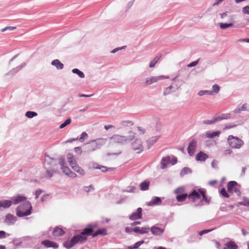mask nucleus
<instances>
[{
  "instance_id": "4be33fe9",
  "label": "nucleus",
  "mask_w": 249,
  "mask_h": 249,
  "mask_svg": "<svg viewBox=\"0 0 249 249\" xmlns=\"http://www.w3.org/2000/svg\"><path fill=\"white\" fill-rule=\"evenodd\" d=\"M150 230L153 234L155 235H160L161 234H162L164 231V229H161L158 227L153 226L152 227H151Z\"/></svg>"
},
{
  "instance_id": "39448f33",
  "label": "nucleus",
  "mask_w": 249,
  "mask_h": 249,
  "mask_svg": "<svg viewBox=\"0 0 249 249\" xmlns=\"http://www.w3.org/2000/svg\"><path fill=\"white\" fill-rule=\"evenodd\" d=\"M106 142L107 139L103 138L93 140L88 143V149L89 151H94L105 144Z\"/></svg>"
},
{
  "instance_id": "49530a36",
  "label": "nucleus",
  "mask_w": 249,
  "mask_h": 249,
  "mask_svg": "<svg viewBox=\"0 0 249 249\" xmlns=\"http://www.w3.org/2000/svg\"><path fill=\"white\" fill-rule=\"evenodd\" d=\"M137 129V133L139 135H143L145 132V129L142 127H138Z\"/></svg>"
},
{
  "instance_id": "c9c22d12",
  "label": "nucleus",
  "mask_w": 249,
  "mask_h": 249,
  "mask_svg": "<svg viewBox=\"0 0 249 249\" xmlns=\"http://www.w3.org/2000/svg\"><path fill=\"white\" fill-rule=\"evenodd\" d=\"M220 87L217 84H214L213 86V90H211L212 95L213 93H217L219 91Z\"/></svg>"
},
{
  "instance_id": "1a4fd4ad",
  "label": "nucleus",
  "mask_w": 249,
  "mask_h": 249,
  "mask_svg": "<svg viewBox=\"0 0 249 249\" xmlns=\"http://www.w3.org/2000/svg\"><path fill=\"white\" fill-rule=\"evenodd\" d=\"M96 227L97 225L95 224L88 225L87 227L85 228L79 235H81V237L86 239L87 241L88 239L87 236L91 235L94 229Z\"/></svg>"
},
{
  "instance_id": "338daca9",
  "label": "nucleus",
  "mask_w": 249,
  "mask_h": 249,
  "mask_svg": "<svg viewBox=\"0 0 249 249\" xmlns=\"http://www.w3.org/2000/svg\"><path fill=\"white\" fill-rule=\"evenodd\" d=\"M48 197V195H44L42 198H41V201H44L45 199H46Z\"/></svg>"
},
{
  "instance_id": "ddd939ff",
  "label": "nucleus",
  "mask_w": 249,
  "mask_h": 249,
  "mask_svg": "<svg viewBox=\"0 0 249 249\" xmlns=\"http://www.w3.org/2000/svg\"><path fill=\"white\" fill-rule=\"evenodd\" d=\"M197 146V141L195 139L192 140L189 143L187 151L189 155L192 156L195 152Z\"/></svg>"
},
{
  "instance_id": "a211bd4d",
  "label": "nucleus",
  "mask_w": 249,
  "mask_h": 249,
  "mask_svg": "<svg viewBox=\"0 0 249 249\" xmlns=\"http://www.w3.org/2000/svg\"><path fill=\"white\" fill-rule=\"evenodd\" d=\"M160 137V135H158L150 138L146 142L148 147H151L159 140Z\"/></svg>"
},
{
  "instance_id": "4468645a",
  "label": "nucleus",
  "mask_w": 249,
  "mask_h": 249,
  "mask_svg": "<svg viewBox=\"0 0 249 249\" xmlns=\"http://www.w3.org/2000/svg\"><path fill=\"white\" fill-rule=\"evenodd\" d=\"M142 217V209L139 208L137 209L136 212L133 213L129 215V218L131 220H135L140 219Z\"/></svg>"
},
{
  "instance_id": "f03ea898",
  "label": "nucleus",
  "mask_w": 249,
  "mask_h": 249,
  "mask_svg": "<svg viewBox=\"0 0 249 249\" xmlns=\"http://www.w3.org/2000/svg\"><path fill=\"white\" fill-rule=\"evenodd\" d=\"M68 161L71 168L81 175H84L85 172L77 163L76 160L72 154L69 153L67 156Z\"/></svg>"
},
{
  "instance_id": "f8f14e48",
  "label": "nucleus",
  "mask_w": 249,
  "mask_h": 249,
  "mask_svg": "<svg viewBox=\"0 0 249 249\" xmlns=\"http://www.w3.org/2000/svg\"><path fill=\"white\" fill-rule=\"evenodd\" d=\"M132 148L136 153H140L143 151V146L142 144V142L139 140H136L132 143Z\"/></svg>"
},
{
  "instance_id": "680f3d73",
  "label": "nucleus",
  "mask_w": 249,
  "mask_h": 249,
  "mask_svg": "<svg viewBox=\"0 0 249 249\" xmlns=\"http://www.w3.org/2000/svg\"><path fill=\"white\" fill-rule=\"evenodd\" d=\"M114 126L112 125H111V124H109V125H106L104 126V128L106 129V130H108L110 128H114Z\"/></svg>"
},
{
  "instance_id": "f257e3e1",
  "label": "nucleus",
  "mask_w": 249,
  "mask_h": 249,
  "mask_svg": "<svg viewBox=\"0 0 249 249\" xmlns=\"http://www.w3.org/2000/svg\"><path fill=\"white\" fill-rule=\"evenodd\" d=\"M202 196V201H205L209 203L210 199L206 196V192L203 189H199L198 190H194L188 195V198L190 201L194 202L196 200L199 199Z\"/></svg>"
},
{
  "instance_id": "2eb2a0df",
  "label": "nucleus",
  "mask_w": 249,
  "mask_h": 249,
  "mask_svg": "<svg viewBox=\"0 0 249 249\" xmlns=\"http://www.w3.org/2000/svg\"><path fill=\"white\" fill-rule=\"evenodd\" d=\"M61 168L63 172L67 176L72 178H75L77 177L76 174L71 171L68 166L62 165Z\"/></svg>"
},
{
  "instance_id": "a18cd8bd",
  "label": "nucleus",
  "mask_w": 249,
  "mask_h": 249,
  "mask_svg": "<svg viewBox=\"0 0 249 249\" xmlns=\"http://www.w3.org/2000/svg\"><path fill=\"white\" fill-rule=\"evenodd\" d=\"M242 13L245 15H249V5H247L242 8Z\"/></svg>"
},
{
  "instance_id": "b1692460",
  "label": "nucleus",
  "mask_w": 249,
  "mask_h": 249,
  "mask_svg": "<svg viewBox=\"0 0 249 249\" xmlns=\"http://www.w3.org/2000/svg\"><path fill=\"white\" fill-rule=\"evenodd\" d=\"M174 194L176 195V196L181 195L183 194H187L186 193L185 188L183 186H180L174 190Z\"/></svg>"
},
{
  "instance_id": "c03bdc74",
  "label": "nucleus",
  "mask_w": 249,
  "mask_h": 249,
  "mask_svg": "<svg viewBox=\"0 0 249 249\" xmlns=\"http://www.w3.org/2000/svg\"><path fill=\"white\" fill-rule=\"evenodd\" d=\"M216 122V121L215 119V117H214L212 120H205L204 122V123L207 124H214Z\"/></svg>"
},
{
  "instance_id": "79ce46f5",
  "label": "nucleus",
  "mask_w": 249,
  "mask_h": 249,
  "mask_svg": "<svg viewBox=\"0 0 249 249\" xmlns=\"http://www.w3.org/2000/svg\"><path fill=\"white\" fill-rule=\"evenodd\" d=\"M88 138V134L86 132H83L82 134L81 135V136L79 138V140L81 142H83L84 141L85 139H87Z\"/></svg>"
},
{
  "instance_id": "052dcab7",
  "label": "nucleus",
  "mask_w": 249,
  "mask_h": 249,
  "mask_svg": "<svg viewBox=\"0 0 249 249\" xmlns=\"http://www.w3.org/2000/svg\"><path fill=\"white\" fill-rule=\"evenodd\" d=\"M125 231L126 233H130L133 231V229H131L129 227H126L125 229Z\"/></svg>"
},
{
  "instance_id": "6ab92c4d",
  "label": "nucleus",
  "mask_w": 249,
  "mask_h": 249,
  "mask_svg": "<svg viewBox=\"0 0 249 249\" xmlns=\"http://www.w3.org/2000/svg\"><path fill=\"white\" fill-rule=\"evenodd\" d=\"M149 228L148 227H137L133 229V231L135 233L144 234L147 233L149 231Z\"/></svg>"
},
{
  "instance_id": "0e129e2a",
  "label": "nucleus",
  "mask_w": 249,
  "mask_h": 249,
  "mask_svg": "<svg viewBox=\"0 0 249 249\" xmlns=\"http://www.w3.org/2000/svg\"><path fill=\"white\" fill-rule=\"evenodd\" d=\"M238 42H249V38H244V39H239L238 40Z\"/></svg>"
},
{
  "instance_id": "e433bc0d",
  "label": "nucleus",
  "mask_w": 249,
  "mask_h": 249,
  "mask_svg": "<svg viewBox=\"0 0 249 249\" xmlns=\"http://www.w3.org/2000/svg\"><path fill=\"white\" fill-rule=\"evenodd\" d=\"M37 114L36 112L29 111H27L25 114L26 116L29 118H32L35 116H37Z\"/></svg>"
},
{
  "instance_id": "37998d69",
  "label": "nucleus",
  "mask_w": 249,
  "mask_h": 249,
  "mask_svg": "<svg viewBox=\"0 0 249 249\" xmlns=\"http://www.w3.org/2000/svg\"><path fill=\"white\" fill-rule=\"evenodd\" d=\"M220 194L225 197L229 198L230 196L226 192L225 188H222L220 191Z\"/></svg>"
},
{
  "instance_id": "dca6fc26",
  "label": "nucleus",
  "mask_w": 249,
  "mask_h": 249,
  "mask_svg": "<svg viewBox=\"0 0 249 249\" xmlns=\"http://www.w3.org/2000/svg\"><path fill=\"white\" fill-rule=\"evenodd\" d=\"M26 200V197L22 195H18L12 198L13 204H18Z\"/></svg>"
},
{
  "instance_id": "2f4dec72",
  "label": "nucleus",
  "mask_w": 249,
  "mask_h": 249,
  "mask_svg": "<svg viewBox=\"0 0 249 249\" xmlns=\"http://www.w3.org/2000/svg\"><path fill=\"white\" fill-rule=\"evenodd\" d=\"M144 243V241L142 240L139 242H136L133 246H129L127 247V249H137L138 247Z\"/></svg>"
},
{
  "instance_id": "4d7b16f0",
  "label": "nucleus",
  "mask_w": 249,
  "mask_h": 249,
  "mask_svg": "<svg viewBox=\"0 0 249 249\" xmlns=\"http://www.w3.org/2000/svg\"><path fill=\"white\" fill-rule=\"evenodd\" d=\"M6 233L4 231H0V239L4 238L5 237Z\"/></svg>"
},
{
  "instance_id": "7ed1b4c3",
  "label": "nucleus",
  "mask_w": 249,
  "mask_h": 249,
  "mask_svg": "<svg viewBox=\"0 0 249 249\" xmlns=\"http://www.w3.org/2000/svg\"><path fill=\"white\" fill-rule=\"evenodd\" d=\"M86 241V239L81 237V235L78 234L73 236L70 240L64 243L63 246L66 249H69L74 246L77 244H82Z\"/></svg>"
},
{
  "instance_id": "864d4df0",
  "label": "nucleus",
  "mask_w": 249,
  "mask_h": 249,
  "mask_svg": "<svg viewBox=\"0 0 249 249\" xmlns=\"http://www.w3.org/2000/svg\"><path fill=\"white\" fill-rule=\"evenodd\" d=\"M42 193V191L40 189H38L36 190L35 192V195H36V199H37L38 197V196Z\"/></svg>"
},
{
  "instance_id": "5701e85b",
  "label": "nucleus",
  "mask_w": 249,
  "mask_h": 249,
  "mask_svg": "<svg viewBox=\"0 0 249 249\" xmlns=\"http://www.w3.org/2000/svg\"><path fill=\"white\" fill-rule=\"evenodd\" d=\"M220 134V131H216L213 132L208 131L206 132L205 136L207 138L213 139L216 137H219Z\"/></svg>"
},
{
  "instance_id": "473e14b6",
  "label": "nucleus",
  "mask_w": 249,
  "mask_h": 249,
  "mask_svg": "<svg viewBox=\"0 0 249 249\" xmlns=\"http://www.w3.org/2000/svg\"><path fill=\"white\" fill-rule=\"evenodd\" d=\"M160 57L159 56L155 57L150 63L149 67L150 68H153L155 67L156 64L157 63V62L160 60Z\"/></svg>"
},
{
  "instance_id": "3c124183",
  "label": "nucleus",
  "mask_w": 249,
  "mask_h": 249,
  "mask_svg": "<svg viewBox=\"0 0 249 249\" xmlns=\"http://www.w3.org/2000/svg\"><path fill=\"white\" fill-rule=\"evenodd\" d=\"M232 153V150L230 148H227L223 151L224 155H228L231 154Z\"/></svg>"
},
{
  "instance_id": "603ef678",
  "label": "nucleus",
  "mask_w": 249,
  "mask_h": 249,
  "mask_svg": "<svg viewBox=\"0 0 249 249\" xmlns=\"http://www.w3.org/2000/svg\"><path fill=\"white\" fill-rule=\"evenodd\" d=\"M236 126V124H226L224 127V130H226L228 129H231L233 128Z\"/></svg>"
},
{
  "instance_id": "a19ab883",
  "label": "nucleus",
  "mask_w": 249,
  "mask_h": 249,
  "mask_svg": "<svg viewBox=\"0 0 249 249\" xmlns=\"http://www.w3.org/2000/svg\"><path fill=\"white\" fill-rule=\"evenodd\" d=\"M173 89V87L172 85H171L169 87L165 88L164 89V94L167 95V94H169L170 93H171L172 92V89Z\"/></svg>"
},
{
  "instance_id": "cd10ccee",
  "label": "nucleus",
  "mask_w": 249,
  "mask_h": 249,
  "mask_svg": "<svg viewBox=\"0 0 249 249\" xmlns=\"http://www.w3.org/2000/svg\"><path fill=\"white\" fill-rule=\"evenodd\" d=\"M230 118L229 114H222L217 116L215 117L216 122L222 120L228 119Z\"/></svg>"
},
{
  "instance_id": "58836bf2",
  "label": "nucleus",
  "mask_w": 249,
  "mask_h": 249,
  "mask_svg": "<svg viewBox=\"0 0 249 249\" xmlns=\"http://www.w3.org/2000/svg\"><path fill=\"white\" fill-rule=\"evenodd\" d=\"M98 235H106L107 234V231L106 229L103 228L99 229L97 231Z\"/></svg>"
},
{
  "instance_id": "bf43d9fd",
  "label": "nucleus",
  "mask_w": 249,
  "mask_h": 249,
  "mask_svg": "<svg viewBox=\"0 0 249 249\" xmlns=\"http://www.w3.org/2000/svg\"><path fill=\"white\" fill-rule=\"evenodd\" d=\"M75 152L78 154H81L82 153L81 148L79 147H76L74 148Z\"/></svg>"
},
{
  "instance_id": "6e6d98bb",
  "label": "nucleus",
  "mask_w": 249,
  "mask_h": 249,
  "mask_svg": "<svg viewBox=\"0 0 249 249\" xmlns=\"http://www.w3.org/2000/svg\"><path fill=\"white\" fill-rule=\"evenodd\" d=\"M99 169L101 170L102 172H106L108 170H110L112 169L111 168H108V169H107L106 167L105 166H101L98 168Z\"/></svg>"
},
{
  "instance_id": "09e8293b",
  "label": "nucleus",
  "mask_w": 249,
  "mask_h": 249,
  "mask_svg": "<svg viewBox=\"0 0 249 249\" xmlns=\"http://www.w3.org/2000/svg\"><path fill=\"white\" fill-rule=\"evenodd\" d=\"M16 28V27L7 26V27L2 29L1 31L2 32H4L7 30L12 31V30L15 29Z\"/></svg>"
},
{
  "instance_id": "20e7f679",
  "label": "nucleus",
  "mask_w": 249,
  "mask_h": 249,
  "mask_svg": "<svg viewBox=\"0 0 249 249\" xmlns=\"http://www.w3.org/2000/svg\"><path fill=\"white\" fill-rule=\"evenodd\" d=\"M227 142L230 146L234 149H239L244 144L241 139L231 135L228 136Z\"/></svg>"
},
{
  "instance_id": "13d9d810",
  "label": "nucleus",
  "mask_w": 249,
  "mask_h": 249,
  "mask_svg": "<svg viewBox=\"0 0 249 249\" xmlns=\"http://www.w3.org/2000/svg\"><path fill=\"white\" fill-rule=\"evenodd\" d=\"M241 204L246 206H249V200H244V201L241 203Z\"/></svg>"
},
{
  "instance_id": "6e6552de",
  "label": "nucleus",
  "mask_w": 249,
  "mask_h": 249,
  "mask_svg": "<svg viewBox=\"0 0 249 249\" xmlns=\"http://www.w3.org/2000/svg\"><path fill=\"white\" fill-rule=\"evenodd\" d=\"M24 205L27 208V210L26 211H24L21 209V207L19 206L17 213V215L18 216H25L29 215L31 213V210L32 208L31 204L29 201H27L24 204Z\"/></svg>"
},
{
  "instance_id": "bb28decb",
  "label": "nucleus",
  "mask_w": 249,
  "mask_h": 249,
  "mask_svg": "<svg viewBox=\"0 0 249 249\" xmlns=\"http://www.w3.org/2000/svg\"><path fill=\"white\" fill-rule=\"evenodd\" d=\"M52 64L56 67L57 69H62L63 68V64L58 59H55L52 62Z\"/></svg>"
},
{
  "instance_id": "aec40b11",
  "label": "nucleus",
  "mask_w": 249,
  "mask_h": 249,
  "mask_svg": "<svg viewBox=\"0 0 249 249\" xmlns=\"http://www.w3.org/2000/svg\"><path fill=\"white\" fill-rule=\"evenodd\" d=\"M161 203V199L159 197H154L151 201L146 203V205L148 206H153L158 205Z\"/></svg>"
},
{
  "instance_id": "c756f323",
  "label": "nucleus",
  "mask_w": 249,
  "mask_h": 249,
  "mask_svg": "<svg viewBox=\"0 0 249 249\" xmlns=\"http://www.w3.org/2000/svg\"><path fill=\"white\" fill-rule=\"evenodd\" d=\"M226 246L228 249H237L238 248V246L233 241L227 243Z\"/></svg>"
},
{
  "instance_id": "72a5a7b5",
  "label": "nucleus",
  "mask_w": 249,
  "mask_h": 249,
  "mask_svg": "<svg viewBox=\"0 0 249 249\" xmlns=\"http://www.w3.org/2000/svg\"><path fill=\"white\" fill-rule=\"evenodd\" d=\"M72 71L74 73L77 74L79 75V76L81 78H84L85 77L84 73L82 71H79L77 69H73L72 70Z\"/></svg>"
},
{
  "instance_id": "e2e57ef3",
  "label": "nucleus",
  "mask_w": 249,
  "mask_h": 249,
  "mask_svg": "<svg viewBox=\"0 0 249 249\" xmlns=\"http://www.w3.org/2000/svg\"><path fill=\"white\" fill-rule=\"evenodd\" d=\"M217 181L216 180H213L209 182V184L210 185H214L217 183Z\"/></svg>"
},
{
  "instance_id": "69168bd1",
  "label": "nucleus",
  "mask_w": 249,
  "mask_h": 249,
  "mask_svg": "<svg viewBox=\"0 0 249 249\" xmlns=\"http://www.w3.org/2000/svg\"><path fill=\"white\" fill-rule=\"evenodd\" d=\"M227 15H227V12H224V13H222V14H221L220 15V17H221V18H224L225 17H227Z\"/></svg>"
},
{
  "instance_id": "0eeeda50",
  "label": "nucleus",
  "mask_w": 249,
  "mask_h": 249,
  "mask_svg": "<svg viewBox=\"0 0 249 249\" xmlns=\"http://www.w3.org/2000/svg\"><path fill=\"white\" fill-rule=\"evenodd\" d=\"M177 162V160L175 157H170L166 156L163 157L161 159L160 164L162 169H165L167 167L168 165L175 164Z\"/></svg>"
},
{
  "instance_id": "f3484780",
  "label": "nucleus",
  "mask_w": 249,
  "mask_h": 249,
  "mask_svg": "<svg viewBox=\"0 0 249 249\" xmlns=\"http://www.w3.org/2000/svg\"><path fill=\"white\" fill-rule=\"evenodd\" d=\"M41 244L47 248H57L58 247V245L56 243L48 240L42 241Z\"/></svg>"
},
{
  "instance_id": "ea45409f",
  "label": "nucleus",
  "mask_w": 249,
  "mask_h": 249,
  "mask_svg": "<svg viewBox=\"0 0 249 249\" xmlns=\"http://www.w3.org/2000/svg\"><path fill=\"white\" fill-rule=\"evenodd\" d=\"M71 123V118L67 119L63 123H62L60 125V128L62 129L64 128L65 126H66L67 125Z\"/></svg>"
},
{
  "instance_id": "423d86ee",
  "label": "nucleus",
  "mask_w": 249,
  "mask_h": 249,
  "mask_svg": "<svg viewBox=\"0 0 249 249\" xmlns=\"http://www.w3.org/2000/svg\"><path fill=\"white\" fill-rule=\"evenodd\" d=\"M240 186L235 181H231L227 185L228 191L230 193H235L238 196L240 195Z\"/></svg>"
},
{
  "instance_id": "f704fd0d",
  "label": "nucleus",
  "mask_w": 249,
  "mask_h": 249,
  "mask_svg": "<svg viewBox=\"0 0 249 249\" xmlns=\"http://www.w3.org/2000/svg\"><path fill=\"white\" fill-rule=\"evenodd\" d=\"M233 26L232 23H220L219 24V26L221 29H225L229 27H232Z\"/></svg>"
},
{
  "instance_id": "393cba45",
  "label": "nucleus",
  "mask_w": 249,
  "mask_h": 249,
  "mask_svg": "<svg viewBox=\"0 0 249 249\" xmlns=\"http://www.w3.org/2000/svg\"><path fill=\"white\" fill-rule=\"evenodd\" d=\"M64 231L59 228H55L53 231V235L56 236H59L64 234Z\"/></svg>"
},
{
  "instance_id": "a878e982",
  "label": "nucleus",
  "mask_w": 249,
  "mask_h": 249,
  "mask_svg": "<svg viewBox=\"0 0 249 249\" xmlns=\"http://www.w3.org/2000/svg\"><path fill=\"white\" fill-rule=\"evenodd\" d=\"M150 182L147 180H145L141 183L140 187V189L142 191H146L149 189Z\"/></svg>"
},
{
  "instance_id": "5fc2aeb1",
  "label": "nucleus",
  "mask_w": 249,
  "mask_h": 249,
  "mask_svg": "<svg viewBox=\"0 0 249 249\" xmlns=\"http://www.w3.org/2000/svg\"><path fill=\"white\" fill-rule=\"evenodd\" d=\"M212 230H203L201 231H200L199 232V234L200 235H203V234H205V233H207L211 231H212Z\"/></svg>"
},
{
  "instance_id": "9d476101",
  "label": "nucleus",
  "mask_w": 249,
  "mask_h": 249,
  "mask_svg": "<svg viewBox=\"0 0 249 249\" xmlns=\"http://www.w3.org/2000/svg\"><path fill=\"white\" fill-rule=\"evenodd\" d=\"M127 139L124 136L114 135L111 138V142L113 144H123L126 142Z\"/></svg>"
},
{
  "instance_id": "9b49d317",
  "label": "nucleus",
  "mask_w": 249,
  "mask_h": 249,
  "mask_svg": "<svg viewBox=\"0 0 249 249\" xmlns=\"http://www.w3.org/2000/svg\"><path fill=\"white\" fill-rule=\"evenodd\" d=\"M168 76H165L164 75H161L159 76H152L151 77H148L146 78L143 83L146 85H151L154 83L157 82L160 80H162L165 78H168Z\"/></svg>"
},
{
  "instance_id": "8fccbe9b",
  "label": "nucleus",
  "mask_w": 249,
  "mask_h": 249,
  "mask_svg": "<svg viewBox=\"0 0 249 249\" xmlns=\"http://www.w3.org/2000/svg\"><path fill=\"white\" fill-rule=\"evenodd\" d=\"M199 60V59H197L196 61L192 62V63L188 65V67H192L196 66L198 64Z\"/></svg>"
},
{
  "instance_id": "412c9836",
  "label": "nucleus",
  "mask_w": 249,
  "mask_h": 249,
  "mask_svg": "<svg viewBox=\"0 0 249 249\" xmlns=\"http://www.w3.org/2000/svg\"><path fill=\"white\" fill-rule=\"evenodd\" d=\"M209 158L208 155L202 151H200L196 156V160L197 161H205Z\"/></svg>"
},
{
  "instance_id": "4c0bfd02",
  "label": "nucleus",
  "mask_w": 249,
  "mask_h": 249,
  "mask_svg": "<svg viewBox=\"0 0 249 249\" xmlns=\"http://www.w3.org/2000/svg\"><path fill=\"white\" fill-rule=\"evenodd\" d=\"M198 95L199 96H202L204 95H212V92L211 90H200L199 91L198 93Z\"/></svg>"
},
{
  "instance_id": "774afa93",
  "label": "nucleus",
  "mask_w": 249,
  "mask_h": 249,
  "mask_svg": "<svg viewBox=\"0 0 249 249\" xmlns=\"http://www.w3.org/2000/svg\"><path fill=\"white\" fill-rule=\"evenodd\" d=\"M242 233L243 235L245 236L246 234L248 233L247 231H246L244 229H242L241 230Z\"/></svg>"
},
{
  "instance_id": "de8ad7c7",
  "label": "nucleus",
  "mask_w": 249,
  "mask_h": 249,
  "mask_svg": "<svg viewBox=\"0 0 249 249\" xmlns=\"http://www.w3.org/2000/svg\"><path fill=\"white\" fill-rule=\"evenodd\" d=\"M191 172V171L190 170V168H184L182 171H181V174L182 175H185V174H187L188 173H190Z\"/></svg>"
},
{
  "instance_id": "7c9ffc66",
  "label": "nucleus",
  "mask_w": 249,
  "mask_h": 249,
  "mask_svg": "<svg viewBox=\"0 0 249 249\" xmlns=\"http://www.w3.org/2000/svg\"><path fill=\"white\" fill-rule=\"evenodd\" d=\"M13 203L12 200H2V207L7 208L10 207Z\"/></svg>"
},
{
  "instance_id": "c85d7f7f",
  "label": "nucleus",
  "mask_w": 249,
  "mask_h": 249,
  "mask_svg": "<svg viewBox=\"0 0 249 249\" xmlns=\"http://www.w3.org/2000/svg\"><path fill=\"white\" fill-rule=\"evenodd\" d=\"M187 197H188V195L187 194L176 196V199L178 202H184Z\"/></svg>"
}]
</instances>
